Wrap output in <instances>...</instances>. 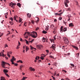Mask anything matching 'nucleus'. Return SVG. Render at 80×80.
<instances>
[{"label": "nucleus", "mask_w": 80, "mask_h": 80, "mask_svg": "<svg viewBox=\"0 0 80 80\" xmlns=\"http://www.w3.org/2000/svg\"><path fill=\"white\" fill-rule=\"evenodd\" d=\"M17 63H19V62H20L21 63H23V62L22 60H19L17 62Z\"/></svg>", "instance_id": "21"}, {"label": "nucleus", "mask_w": 80, "mask_h": 80, "mask_svg": "<svg viewBox=\"0 0 80 80\" xmlns=\"http://www.w3.org/2000/svg\"><path fill=\"white\" fill-rule=\"evenodd\" d=\"M66 10L67 11H69V12H70V11H71V9L70 8H69L66 9Z\"/></svg>", "instance_id": "18"}, {"label": "nucleus", "mask_w": 80, "mask_h": 80, "mask_svg": "<svg viewBox=\"0 0 80 80\" xmlns=\"http://www.w3.org/2000/svg\"><path fill=\"white\" fill-rule=\"evenodd\" d=\"M27 37H25V38H28V36H29L30 35H30H32V34H31V33L30 32H25V34H24V35L25 36L27 35Z\"/></svg>", "instance_id": "4"}, {"label": "nucleus", "mask_w": 80, "mask_h": 80, "mask_svg": "<svg viewBox=\"0 0 80 80\" xmlns=\"http://www.w3.org/2000/svg\"><path fill=\"white\" fill-rule=\"evenodd\" d=\"M62 71H63V72H65V73H67V71H66L65 70H62Z\"/></svg>", "instance_id": "57"}, {"label": "nucleus", "mask_w": 80, "mask_h": 80, "mask_svg": "<svg viewBox=\"0 0 80 80\" xmlns=\"http://www.w3.org/2000/svg\"><path fill=\"white\" fill-rule=\"evenodd\" d=\"M32 42H33V40H32V41H30L29 42H30V43H32Z\"/></svg>", "instance_id": "56"}, {"label": "nucleus", "mask_w": 80, "mask_h": 80, "mask_svg": "<svg viewBox=\"0 0 80 80\" xmlns=\"http://www.w3.org/2000/svg\"><path fill=\"white\" fill-rule=\"evenodd\" d=\"M20 68H22L23 67V66H20Z\"/></svg>", "instance_id": "49"}, {"label": "nucleus", "mask_w": 80, "mask_h": 80, "mask_svg": "<svg viewBox=\"0 0 80 80\" xmlns=\"http://www.w3.org/2000/svg\"><path fill=\"white\" fill-rule=\"evenodd\" d=\"M51 28H52V29H53L54 28H55V26H54V25L53 24H52L51 26Z\"/></svg>", "instance_id": "17"}, {"label": "nucleus", "mask_w": 80, "mask_h": 80, "mask_svg": "<svg viewBox=\"0 0 80 80\" xmlns=\"http://www.w3.org/2000/svg\"><path fill=\"white\" fill-rule=\"evenodd\" d=\"M70 20H71L70 18H68V21H70Z\"/></svg>", "instance_id": "61"}, {"label": "nucleus", "mask_w": 80, "mask_h": 80, "mask_svg": "<svg viewBox=\"0 0 80 80\" xmlns=\"http://www.w3.org/2000/svg\"><path fill=\"white\" fill-rule=\"evenodd\" d=\"M7 63L5 62H4L2 61V67L4 68H7V67H5V64H7Z\"/></svg>", "instance_id": "5"}, {"label": "nucleus", "mask_w": 80, "mask_h": 80, "mask_svg": "<svg viewBox=\"0 0 80 80\" xmlns=\"http://www.w3.org/2000/svg\"><path fill=\"white\" fill-rule=\"evenodd\" d=\"M31 37H33V38H37V35H33L32 34H30Z\"/></svg>", "instance_id": "8"}, {"label": "nucleus", "mask_w": 80, "mask_h": 80, "mask_svg": "<svg viewBox=\"0 0 80 80\" xmlns=\"http://www.w3.org/2000/svg\"><path fill=\"white\" fill-rule=\"evenodd\" d=\"M17 18H15V17H14V20H16V21H17V20H16Z\"/></svg>", "instance_id": "46"}, {"label": "nucleus", "mask_w": 80, "mask_h": 80, "mask_svg": "<svg viewBox=\"0 0 80 80\" xmlns=\"http://www.w3.org/2000/svg\"><path fill=\"white\" fill-rule=\"evenodd\" d=\"M52 48H53V49H54V50H55V48H56L55 44H53L52 45Z\"/></svg>", "instance_id": "16"}, {"label": "nucleus", "mask_w": 80, "mask_h": 80, "mask_svg": "<svg viewBox=\"0 0 80 80\" xmlns=\"http://www.w3.org/2000/svg\"><path fill=\"white\" fill-rule=\"evenodd\" d=\"M68 18H70L72 17V16H69L68 15Z\"/></svg>", "instance_id": "44"}, {"label": "nucleus", "mask_w": 80, "mask_h": 80, "mask_svg": "<svg viewBox=\"0 0 80 80\" xmlns=\"http://www.w3.org/2000/svg\"><path fill=\"white\" fill-rule=\"evenodd\" d=\"M40 59H41V60H43V59H44V58H43V57L42 56L40 57Z\"/></svg>", "instance_id": "32"}, {"label": "nucleus", "mask_w": 80, "mask_h": 80, "mask_svg": "<svg viewBox=\"0 0 80 80\" xmlns=\"http://www.w3.org/2000/svg\"><path fill=\"white\" fill-rule=\"evenodd\" d=\"M26 52H27L28 50H29V48H28V46H26Z\"/></svg>", "instance_id": "23"}, {"label": "nucleus", "mask_w": 80, "mask_h": 80, "mask_svg": "<svg viewBox=\"0 0 80 80\" xmlns=\"http://www.w3.org/2000/svg\"><path fill=\"white\" fill-rule=\"evenodd\" d=\"M25 41H26V43H27V44H28V41H27V40L25 39Z\"/></svg>", "instance_id": "30"}, {"label": "nucleus", "mask_w": 80, "mask_h": 80, "mask_svg": "<svg viewBox=\"0 0 80 80\" xmlns=\"http://www.w3.org/2000/svg\"><path fill=\"white\" fill-rule=\"evenodd\" d=\"M39 29V28H36V30H38Z\"/></svg>", "instance_id": "59"}, {"label": "nucleus", "mask_w": 80, "mask_h": 80, "mask_svg": "<svg viewBox=\"0 0 80 80\" xmlns=\"http://www.w3.org/2000/svg\"><path fill=\"white\" fill-rule=\"evenodd\" d=\"M64 5L66 7H68V3H69V1L68 0H64Z\"/></svg>", "instance_id": "3"}, {"label": "nucleus", "mask_w": 80, "mask_h": 80, "mask_svg": "<svg viewBox=\"0 0 80 80\" xmlns=\"http://www.w3.org/2000/svg\"><path fill=\"white\" fill-rule=\"evenodd\" d=\"M35 58L36 60H38L40 58V57H39V56H36Z\"/></svg>", "instance_id": "25"}, {"label": "nucleus", "mask_w": 80, "mask_h": 80, "mask_svg": "<svg viewBox=\"0 0 80 80\" xmlns=\"http://www.w3.org/2000/svg\"><path fill=\"white\" fill-rule=\"evenodd\" d=\"M57 21V19H55L54 20V22H56Z\"/></svg>", "instance_id": "53"}, {"label": "nucleus", "mask_w": 80, "mask_h": 80, "mask_svg": "<svg viewBox=\"0 0 80 80\" xmlns=\"http://www.w3.org/2000/svg\"><path fill=\"white\" fill-rule=\"evenodd\" d=\"M43 33H44L45 34H46V33H47V31H42Z\"/></svg>", "instance_id": "29"}, {"label": "nucleus", "mask_w": 80, "mask_h": 80, "mask_svg": "<svg viewBox=\"0 0 80 80\" xmlns=\"http://www.w3.org/2000/svg\"><path fill=\"white\" fill-rule=\"evenodd\" d=\"M56 76H59V73H58V74H57L56 75Z\"/></svg>", "instance_id": "64"}, {"label": "nucleus", "mask_w": 80, "mask_h": 80, "mask_svg": "<svg viewBox=\"0 0 80 80\" xmlns=\"http://www.w3.org/2000/svg\"><path fill=\"white\" fill-rule=\"evenodd\" d=\"M52 32L53 33H54V34H55V33H56V31H53Z\"/></svg>", "instance_id": "58"}, {"label": "nucleus", "mask_w": 80, "mask_h": 80, "mask_svg": "<svg viewBox=\"0 0 80 80\" xmlns=\"http://www.w3.org/2000/svg\"><path fill=\"white\" fill-rule=\"evenodd\" d=\"M46 52H47V53H48V52H49V51H48V50H46Z\"/></svg>", "instance_id": "52"}, {"label": "nucleus", "mask_w": 80, "mask_h": 80, "mask_svg": "<svg viewBox=\"0 0 80 80\" xmlns=\"http://www.w3.org/2000/svg\"><path fill=\"white\" fill-rule=\"evenodd\" d=\"M30 47L31 48V50H33L34 49V50H37L36 48H35L33 47L32 46H30Z\"/></svg>", "instance_id": "15"}, {"label": "nucleus", "mask_w": 80, "mask_h": 80, "mask_svg": "<svg viewBox=\"0 0 80 80\" xmlns=\"http://www.w3.org/2000/svg\"><path fill=\"white\" fill-rule=\"evenodd\" d=\"M31 22H32V23H33H33H34V21H32Z\"/></svg>", "instance_id": "54"}, {"label": "nucleus", "mask_w": 80, "mask_h": 80, "mask_svg": "<svg viewBox=\"0 0 80 80\" xmlns=\"http://www.w3.org/2000/svg\"><path fill=\"white\" fill-rule=\"evenodd\" d=\"M5 75H6V76L8 77V78H9L10 77V76H9V75H8V74H7L6 73H5Z\"/></svg>", "instance_id": "33"}, {"label": "nucleus", "mask_w": 80, "mask_h": 80, "mask_svg": "<svg viewBox=\"0 0 80 80\" xmlns=\"http://www.w3.org/2000/svg\"><path fill=\"white\" fill-rule=\"evenodd\" d=\"M63 28V26H61L60 31V32H61V33H63V31L64 32H66V31L67 30V28Z\"/></svg>", "instance_id": "1"}, {"label": "nucleus", "mask_w": 80, "mask_h": 80, "mask_svg": "<svg viewBox=\"0 0 80 80\" xmlns=\"http://www.w3.org/2000/svg\"><path fill=\"white\" fill-rule=\"evenodd\" d=\"M62 17H60L59 18V20H62Z\"/></svg>", "instance_id": "36"}, {"label": "nucleus", "mask_w": 80, "mask_h": 80, "mask_svg": "<svg viewBox=\"0 0 80 80\" xmlns=\"http://www.w3.org/2000/svg\"><path fill=\"white\" fill-rule=\"evenodd\" d=\"M30 70H31V71H35V69L34 68H32V67H31L30 68H29Z\"/></svg>", "instance_id": "9"}, {"label": "nucleus", "mask_w": 80, "mask_h": 80, "mask_svg": "<svg viewBox=\"0 0 80 80\" xmlns=\"http://www.w3.org/2000/svg\"><path fill=\"white\" fill-rule=\"evenodd\" d=\"M57 75V72H54V76H55Z\"/></svg>", "instance_id": "42"}, {"label": "nucleus", "mask_w": 80, "mask_h": 80, "mask_svg": "<svg viewBox=\"0 0 80 80\" xmlns=\"http://www.w3.org/2000/svg\"><path fill=\"white\" fill-rule=\"evenodd\" d=\"M33 34V35H37V33L36 32H32L31 33V34Z\"/></svg>", "instance_id": "10"}, {"label": "nucleus", "mask_w": 80, "mask_h": 80, "mask_svg": "<svg viewBox=\"0 0 80 80\" xmlns=\"http://www.w3.org/2000/svg\"><path fill=\"white\" fill-rule=\"evenodd\" d=\"M42 55L44 57H45V55L44 54H42Z\"/></svg>", "instance_id": "60"}, {"label": "nucleus", "mask_w": 80, "mask_h": 80, "mask_svg": "<svg viewBox=\"0 0 80 80\" xmlns=\"http://www.w3.org/2000/svg\"><path fill=\"white\" fill-rule=\"evenodd\" d=\"M69 27H73V24L72 23H70L69 24Z\"/></svg>", "instance_id": "11"}, {"label": "nucleus", "mask_w": 80, "mask_h": 80, "mask_svg": "<svg viewBox=\"0 0 80 80\" xmlns=\"http://www.w3.org/2000/svg\"><path fill=\"white\" fill-rule=\"evenodd\" d=\"M8 52V54H12V52Z\"/></svg>", "instance_id": "35"}, {"label": "nucleus", "mask_w": 80, "mask_h": 80, "mask_svg": "<svg viewBox=\"0 0 80 80\" xmlns=\"http://www.w3.org/2000/svg\"><path fill=\"white\" fill-rule=\"evenodd\" d=\"M4 55V54H3V53H0V56H3H3Z\"/></svg>", "instance_id": "28"}, {"label": "nucleus", "mask_w": 80, "mask_h": 80, "mask_svg": "<svg viewBox=\"0 0 80 80\" xmlns=\"http://www.w3.org/2000/svg\"><path fill=\"white\" fill-rule=\"evenodd\" d=\"M19 47V45H18V47H17V49H18V48H19V47Z\"/></svg>", "instance_id": "55"}, {"label": "nucleus", "mask_w": 80, "mask_h": 80, "mask_svg": "<svg viewBox=\"0 0 80 80\" xmlns=\"http://www.w3.org/2000/svg\"><path fill=\"white\" fill-rule=\"evenodd\" d=\"M17 6H18L20 8L21 7V4H20V3H18L17 4Z\"/></svg>", "instance_id": "14"}, {"label": "nucleus", "mask_w": 80, "mask_h": 80, "mask_svg": "<svg viewBox=\"0 0 80 80\" xmlns=\"http://www.w3.org/2000/svg\"><path fill=\"white\" fill-rule=\"evenodd\" d=\"M11 7H14L15 6L13 5L12 3L11 4Z\"/></svg>", "instance_id": "37"}, {"label": "nucleus", "mask_w": 80, "mask_h": 80, "mask_svg": "<svg viewBox=\"0 0 80 80\" xmlns=\"http://www.w3.org/2000/svg\"><path fill=\"white\" fill-rule=\"evenodd\" d=\"M14 17H15V18H18V16H15Z\"/></svg>", "instance_id": "51"}, {"label": "nucleus", "mask_w": 80, "mask_h": 80, "mask_svg": "<svg viewBox=\"0 0 80 80\" xmlns=\"http://www.w3.org/2000/svg\"><path fill=\"white\" fill-rule=\"evenodd\" d=\"M70 65L71 66H72V67H74V66L75 65L74 64H70Z\"/></svg>", "instance_id": "38"}, {"label": "nucleus", "mask_w": 80, "mask_h": 80, "mask_svg": "<svg viewBox=\"0 0 80 80\" xmlns=\"http://www.w3.org/2000/svg\"><path fill=\"white\" fill-rule=\"evenodd\" d=\"M27 16L28 17H29V18H30V17H31V14H30L29 13H28L27 14Z\"/></svg>", "instance_id": "19"}, {"label": "nucleus", "mask_w": 80, "mask_h": 80, "mask_svg": "<svg viewBox=\"0 0 80 80\" xmlns=\"http://www.w3.org/2000/svg\"><path fill=\"white\" fill-rule=\"evenodd\" d=\"M3 72L4 73H7L8 72V71L7 69H4Z\"/></svg>", "instance_id": "26"}, {"label": "nucleus", "mask_w": 80, "mask_h": 80, "mask_svg": "<svg viewBox=\"0 0 80 80\" xmlns=\"http://www.w3.org/2000/svg\"><path fill=\"white\" fill-rule=\"evenodd\" d=\"M72 47L76 49L77 50H78V47H77L75 46H72Z\"/></svg>", "instance_id": "13"}, {"label": "nucleus", "mask_w": 80, "mask_h": 80, "mask_svg": "<svg viewBox=\"0 0 80 80\" xmlns=\"http://www.w3.org/2000/svg\"><path fill=\"white\" fill-rule=\"evenodd\" d=\"M1 80H6L5 79V78L1 77Z\"/></svg>", "instance_id": "20"}, {"label": "nucleus", "mask_w": 80, "mask_h": 80, "mask_svg": "<svg viewBox=\"0 0 80 80\" xmlns=\"http://www.w3.org/2000/svg\"><path fill=\"white\" fill-rule=\"evenodd\" d=\"M49 57H50V58H53V56H52V55H50L49 56Z\"/></svg>", "instance_id": "39"}, {"label": "nucleus", "mask_w": 80, "mask_h": 80, "mask_svg": "<svg viewBox=\"0 0 80 80\" xmlns=\"http://www.w3.org/2000/svg\"><path fill=\"white\" fill-rule=\"evenodd\" d=\"M15 58V57H14L13 56L12 59L11 60V61L12 60V61H14H14L16 60V58Z\"/></svg>", "instance_id": "12"}, {"label": "nucleus", "mask_w": 80, "mask_h": 80, "mask_svg": "<svg viewBox=\"0 0 80 80\" xmlns=\"http://www.w3.org/2000/svg\"><path fill=\"white\" fill-rule=\"evenodd\" d=\"M12 3V5H14H14H16V4L15 3Z\"/></svg>", "instance_id": "50"}, {"label": "nucleus", "mask_w": 80, "mask_h": 80, "mask_svg": "<svg viewBox=\"0 0 80 80\" xmlns=\"http://www.w3.org/2000/svg\"><path fill=\"white\" fill-rule=\"evenodd\" d=\"M19 22L20 23V22H22V20L21 19H19Z\"/></svg>", "instance_id": "47"}, {"label": "nucleus", "mask_w": 80, "mask_h": 80, "mask_svg": "<svg viewBox=\"0 0 80 80\" xmlns=\"http://www.w3.org/2000/svg\"><path fill=\"white\" fill-rule=\"evenodd\" d=\"M45 40H46V38H43L42 39V42H45Z\"/></svg>", "instance_id": "24"}, {"label": "nucleus", "mask_w": 80, "mask_h": 80, "mask_svg": "<svg viewBox=\"0 0 80 80\" xmlns=\"http://www.w3.org/2000/svg\"><path fill=\"white\" fill-rule=\"evenodd\" d=\"M79 53H77L76 54V57H77V58H78V57H79Z\"/></svg>", "instance_id": "27"}, {"label": "nucleus", "mask_w": 80, "mask_h": 80, "mask_svg": "<svg viewBox=\"0 0 80 80\" xmlns=\"http://www.w3.org/2000/svg\"><path fill=\"white\" fill-rule=\"evenodd\" d=\"M56 35H55L54 37V40H56Z\"/></svg>", "instance_id": "48"}, {"label": "nucleus", "mask_w": 80, "mask_h": 80, "mask_svg": "<svg viewBox=\"0 0 80 80\" xmlns=\"http://www.w3.org/2000/svg\"><path fill=\"white\" fill-rule=\"evenodd\" d=\"M41 10H43V7H42V6H41Z\"/></svg>", "instance_id": "43"}, {"label": "nucleus", "mask_w": 80, "mask_h": 80, "mask_svg": "<svg viewBox=\"0 0 80 80\" xmlns=\"http://www.w3.org/2000/svg\"><path fill=\"white\" fill-rule=\"evenodd\" d=\"M14 65L15 66H18V64H17L16 63H14Z\"/></svg>", "instance_id": "45"}, {"label": "nucleus", "mask_w": 80, "mask_h": 80, "mask_svg": "<svg viewBox=\"0 0 80 80\" xmlns=\"http://www.w3.org/2000/svg\"><path fill=\"white\" fill-rule=\"evenodd\" d=\"M36 47L37 48H38V49H39L40 50V49H41L43 47V46L41 45H37L36 46Z\"/></svg>", "instance_id": "6"}, {"label": "nucleus", "mask_w": 80, "mask_h": 80, "mask_svg": "<svg viewBox=\"0 0 80 80\" xmlns=\"http://www.w3.org/2000/svg\"><path fill=\"white\" fill-rule=\"evenodd\" d=\"M66 80H70L68 78H66Z\"/></svg>", "instance_id": "62"}, {"label": "nucleus", "mask_w": 80, "mask_h": 80, "mask_svg": "<svg viewBox=\"0 0 80 80\" xmlns=\"http://www.w3.org/2000/svg\"><path fill=\"white\" fill-rule=\"evenodd\" d=\"M20 41H23V39L22 38H21V39L20 40Z\"/></svg>", "instance_id": "63"}, {"label": "nucleus", "mask_w": 80, "mask_h": 80, "mask_svg": "<svg viewBox=\"0 0 80 80\" xmlns=\"http://www.w3.org/2000/svg\"><path fill=\"white\" fill-rule=\"evenodd\" d=\"M49 28V26H46V28H45L46 30H48V29Z\"/></svg>", "instance_id": "22"}, {"label": "nucleus", "mask_w": 80, "mask_h": 80, "mask_svg": "<svg viewBox=\"0 0 80 80\" xmlns=\"http://www.w3.org/2000/svg\"><path fill=\"white\" fill-rule=\"evenodd\" d=\"M11 62H12V65H13L14 64V62H13V61L11 60Z\"/></svg>", "instance_id": "34"}, {"label": "nucleus", "mask_w": 80, "mask_h": 80, "mask_svg": "<svg viewBox=\"0 0 80 80\" xmlns=\"http://www.w3.org/2000/svg\"><path fill=\"white\" fill-rule=\"evenodd\" d=\"M62 12H61L59 13H55L54 14L55 15H58L59 16H60V15H62Z\"/></svg>", "instance_id": "7"}, {"label": "nucleus", "mask_w": 80, "mask_h": 80, "mask_svg": "<svg viewBox=\"0 0 80 80\" xmlns=\"http://www.w3.org/2000/svg\"><path fill=\"white\" fill-rule=\"evenodd\" d=\"M52 78H53V80H55V78L53 76H52Z\"/></svg>", "instance_id": "40"}, {"label": "nucleus", "mask_w": 80, "mask_h": 80, "mask_svg": "<svg viewBox=\"0 0 80 80\" xmlns=\"http://www.w3.org/2000/svg\"><path fill=\"white\" fill-rule=\"evenodd\" d=\"M63 39L64 40V42L65 43H66V44H68V42H69V41L68 40V39L67 38H63Z\"/></svg>", "instance_id": "2"}, {"label": "nucleus", "mask_w": 80, "mask_h": 80, "mask_svg": "<svg viewBox=\"0 0 80 80\" xmlns=\"http://www.w3.org/2000/svg\"><path fill=\"white\" fill-rule=\"evenodd\" d=\"M10 20H11L12 22H13V19L12 18H9Z\"/></svg>", "instance_id": "31"}, {"label": "nucleus", "mask_w": 80, "mask_h": 80, "mask_svg": "<svg viewBox=\"0 0 80 80\" xmlns=\"http://www.w3.org/2000/svg\"><path fill=\"white\" fill-rule=\"evenodd\" d=\"M7 55H8V57H9V58L10 57V54H8V53H7Z\"/></svg>", "instance_id": "41"}]
</instances>
